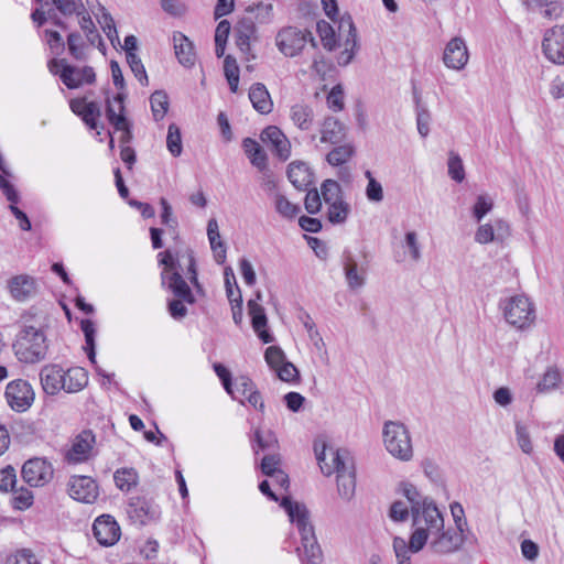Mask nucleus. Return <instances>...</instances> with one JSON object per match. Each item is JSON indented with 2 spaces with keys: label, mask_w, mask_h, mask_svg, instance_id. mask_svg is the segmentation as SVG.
<instances>
[{
  "label": "nucleus",
  "mask_w": 564,
  "mask_h": 564,
  "mask_svg": "<svg viewBox=\"0 0 564 564\" xmlns=\"http://www.w3.org/2000/svg\"><path fill=\"white\" fill-rule=\"evenodd\" d=\"M314 452L319 468L325 476L336 474L337 490L344 500H351L356 489L355 464L350 453L327 446L323 443L314 444Z\"/></svg>",
  "instance_id": "1"
},
{
  "label": "nucleus",
  "mask_w": 564,
  "mask_h": 564,
  "mask_svg": "<svg viewBox=\"0 0 564 564\" xmlns=\"http://www.w3.org/2000/svg\"><path fill=\"white\" fill-rule=\"evenodd\" d=\"M281 506L286 511L291 522L296 525L301 535V546L296 549L301 561L316 564L322 556V551L315 536L314 527L310 521V512L306 506L292 501L290 497H284Z\"/></svg>",
  "instance_id": "2"
},
{
  "label": "nucleus",
  "mask_w": 564,
  "mask_h": 564,
  "mask_svg": "<svg viewBox=\"0 0 564 564\" xmlns=\"http://www.w3.org/2000/svg\"><path fill=\"white\" fill-rule=\"evenodd\" d=\"M316 29L324 48L334 51L338 46L334 28L328 22L322 20L317 22ZM338 31L339 40H341L343 33L346 32V35L343 43L339 44L344 48L337 56V63L340 66H347L354 59L358 50L357 31L350 17L340 19Z\"/></svg>",
  "instance_id": "3"
},
{
  "label": "nucleus",
  "mask_w": 564,
  "mask_h": 564,
  "mask_svg": "<svg viewBox=\"0 0 564 564\" xmlns=\"http://www.w3.org/2000/svg\"><path fill=\"white\" fill-rule=\"evenodd\" d=\"M402 495L406 498L412 520L414 523L424 522L429 531L438 532L443 528L444 519L432 499L423 496L415 486L410 482L400 485Z\"/></svg>",
  "instance_id": "4"
},
{
  "label": "nucleus",
  "mask_w": 564,
  "mask_h": 564,
  "mask_svg": "<svg viewBox=\"0 0 564 564\" xmlns=\"http://www.w3.org/2000/svg\"><path fill=\"white\" fill-rule=\"evenodd\" d=\"M17 358L24 364H36L46 358L48 343L41 327L24 325L13 343Z\"/></svg>",
  "instance_id": "5"
},
{
  "label": "nucleus",
  "mask_w": 564,
  "mask_h": 564,
  "mask_svg": "<svg viewBox=\"0 0 564 564\" xmlns=\"http://www.w3.org/2000/svg\"><path fill=\"white\" fill-rule=\"evenodd\" d=\"M382 440L387 452L398 460L410 462L413 458V445L408 427L399 421H386Z\"/></svg>",
  "instance_id": "6"
},
{
  "label": "nucleus",
  "mask_w": 564,
  "mask_h": 564,
  "mask_svg": "<svg viewBox=\"0 0 564 564\" xmlns=\"http://www.w3.org/2000/svg\"><path fill=\"white\" fill-rule=\"evenodd\" d=\"M501 307L507 323L518 329H524L534 322L533 304L524 295H514L507 299Z\"/></svg>",
  "instance_id": "7"
},
{
  "label": "nucleus",
  "mask_w": 564,
  "mask_h": 564,
  "mask_svg": "<svg viewBox=\"0 0 564 564\" xmlns=\"http://www.w3.org/2000/svg\"><path fill=\"white\" fill-rule=\"evenodd\" d=\"M307 42H311L312 46L316 47V42L310 31L293 26L282 29L276 35V46L288 57H294L300 54Z\"/></svg>",
  "instance_id": "8"
},
{
  "label": "nucleus",
  "mask_w": 564,
  "mask_h": 564,
  "mask_svg": "<svg viewBox=\"0 0 564 564\" xmlns=\"http://www.w3.org/2000/svg\"><path fill=\"white\" fill-rule=\"evenodd\" d=\"M58 66H62L61 80L69 89L78 88L84 84H93L96 79L94 68L90 66L77 68L68 65L65 59H52L48 63L50 72L53 74H57L55 68Z\"/></svg>",
  "instance_id": "9"
},
{
  "label": "nucleus",
  "mask_w": 564,
  "mask_h": 564,
  "mask_svg": "<svg viewBox=\"0 0 564 564\" xmlns=\"http://www.w3.org/2000/svg\"><path fill=\"white\" fill-rule=\"evenodd\" d=\"M413 525L415 527V530L410 538L409 544L402 538L395 536L393 539V550L398 558V564H411L409 553L421 551L425 545L429 536H432L429 532L427 525L424 522H413Z\"/></svg>",
  "instance_id": "10"
},
{
  "label": "nucleus",
  "mask_w": 564,
  "mask_h": 564,
  "mask_svg": "<svg viewBox=\"0 0 564 564\" xmlns=\"http://www.w3.org/2000/svg\"><path fill=\"white\" fill-rule=\"evenodd\" d=\"M4 397L8 405L15 412H25L34 402L35 393L32 386L23 379L7 384Z\"/></svg>",
  "instance_id": "11"
},
{
  "label": "nucleus",
  "mask_w": 564,
  "mask_h": 564,
  "mask_svg": "<svg viewBox=\"0 0 564 564\" xmlns=\"http://www.w3.org/2000/svg\"><path fill=\"white\" fill-rule=\"evenodd\" d=\"M54 469L45 458L34 457L22 466L23 480L31 487H42L53 478Z\"/></svg>",
  "instance_id": "12"
},
{
  "label": "nucleus",
  "mask_w": 564,
  "mask_h": 564,
  "mask_svg": "<svg viewBox=\"0 0 564 564\" xmlns=\"http://www.w3.org/2000/svg\"><path fill=\"white\" fill-rule=\"evenodd\" d=\"M127 512L129 518L140 525H145L160 518V507L145 497H132L129 500Z\"/></svg>",
  "instance_id": "13"
},
{
  "label": "nucleus",
  "mask_w": 564,
  "mask_h": 564,
  "mask_svg": "<svg viewBox=\"0 0 564 564\" xmlns=\"http://www.w3.org/2000/svg\"><path fill=\"white\" fill-rule=\"evenodd\" d=\"M542 50L552 63L564 64V25H555L545 31Z\"/></svg>",
  "instance_id": "14"
},
{
  "label": "nucleus",
  "mask_w": 564,
  "mask_h": 564,
  "mask_svg": "<svg viewBox=\"0 0 564 564\" xmlns=\"http://www.w3.org/2000/svg\"><path fill=\"white\" fill-rule=\"evenodd\" d=\"M67 487L69 496L79 502L94 503L99 496L96 481L88 476H72Z\"/></svg>",
  "instance_id": "15"
},
{
  "label": "nucleus",
  "mask_w": 564,
  "mask_h": 564,
  "mask_svg": "<svg viewBox=\"0 0 564 564\" xmlns=\"http://www.w3.org/2000/svg\"><path fill=\"white\" fill-rule=\"evenodd\" d=\"M124 94L119 93L113 98V102H110V100H107V109H106V116L108 121L115 127L116 130L122 131V135L120 141L122 143H127L131 139V131L129 128V122L127 118L123 115L124 110Z\"/></svg>",
  "instance_id": "16"
},
{
  "label": "nucleus",
  "mask_w": 564,
  "mask_h": 564,
  "mask_svg": "<svg viewBox=\"0 0 564 564\" xmlns=\"http://www.w3.org/2000/svg\"><path fill=\"white\" fill-rule=\"evenodd\" d=\"M444 527L435 533L430 534L432 535L433 540L431 542L432 549L436 553H451L460 547V545L464 542V534H463V528H455V529H448L446 531H443Z\"/></svg>",
  "instance_id": "17"
},
{
  "label": "nucleus",
  "mask_w": 564,
  "mask_h": 564,
  "mask_svg": "<svg viewBox=\"0 0 564 564\" xmlns=\"http://www.w3.org/2000/svg\"><path fill=\"white\" fill-rule=\"evenodd\" d=\"M510 236V227L503 219H495L480 225L475 232V241L480 245L502 242Z\"/></svg>",
  "instance_id": "18"
},
{
  "label": "nucleus",
  "mask_w": 564,
  "mask_h": 564,
  "mask_svg": "<svg viewBox=\"0 0 564 564\" xmlns=\"http://www.w3.org/2000/svg\"><path fill=\"white\" fill-rule=\"evenodd\" d=\"M93 532L96 540L105 546L113 545L120 538V527L109 514H102L95 520Z\"/></svg>",
  "instance_id": "19"
},
{
  "label": "nucleus",
  "mask_w": 564,
  "mask_h": 564,
  "mask_svg": "<svg viewBox=\"0 0 564 564\" xmlns=\"http://www.w3.org/2000/svg\"><path fill=\"white\" fill-rule=\"evenodd\" d=\"M468 50L462 37H453L445 46L443 62L446 67L462 70L468 63Z\"/></svg>",
  "instance_id": "20"
},
{
  "label": "nucleus",
  "mask_w": 564,
  "mask_h": 564,
  "mask_svg": "<svg viewBox=\"0 0 564 564\" xmlns=\"http://www.w3.org/2000/svg\"><path fill=\"white\" fill-rule=\"evenodd\" d=\"M95 443V434L90 430L83 431L75 437L66 459L74 464L86 462L91 455Z\"/></svg>",
  "instance_id": "21"
},
{
  "label": "nucleus",
  "mask_w": 564,
  "mask_h": 564,
  "mask_svg": "<svg viewBox=\"0 0 564 564\" xmlns=\"http://www.w3.org/2000/svg\"><path fill=\"white\" fill-rule=\"evenodd\" d=\"M343 269L350 290L361 289L366 284L367 265L358 264L351 252L346 251L344 253Z\"/></svg>",
  "instance_id": "22"
},
{
  "label": "nucleus",
  "mask_w": 564,
  "mask_h": 564,
  "mask_svg": "<svg viewBox=\"0 0 564 564\" xmlns=\"http://www.w3.org/2000/svg\"><path fill=\"white\" fill-rule=\"evenodd\" d=\"M64 369L56 364H48L40 371V381L43 391L48 395H56L64 387Z\"/></svg>",
  "instance_id": "23"
},
{
  "label": "nucleus",
  "mask_w": 564,
  "mask_h": 564,
  "mask_svg": "<svg viewBox=\"0 0 564 564\" xmlns=\"http://www.w3.org/2000/svg\"><path fill=\"white\" fill-rule=\"evenodd\" d=\"M261 140L283 161L291 154V144L285 134L275 126H269L261 132Z\"/></svg>",
  "instance_id": "24"
},
{
  "label": "nucleus",
  "mask_w": 564,
  "mask_h": 564,
  "mask_svg": "<svg viewBox=\"0 0 564 564\" xmlns=\"http://www.w3.org/2000/svg\"><path fill=\"white\" fill-rule=\"evenodd\" d=\"M247 305L254 333L264 344L272 343L274 337L267 329L268 318L264 308L256 300H249Z\"/></svg>",
  "instance_id": "25"
},
{
  "label": "nucleus",
  "mask_w": 564,
  "mask_h": 564,
  "mask_svg": "<svg viewBox=\"0 0 564 564\" xmlns=\"http://www.w3.org/2000/svg\"><path fill=\"white\" fill-rule=\"evenodd\" d=\"M286 174L292 185L300 191L306 189L314 180V174L305 162L290 163Z\"/></svg>",
  "instance_id": "26"
},
{
  "label": "nucleus",
  "mask_w": 564,
  "mask_h": 564,
  "mask_svg": "<svg viewBox=\"0 0 564 564\" xmlns=\"http://www.w3.org/2000/svg\"><path fill=\"white\" fill-rule=\"evenodd\" d=\"M162 280L163 283L167 284L169 290H171L176 297L187 303L194 302L191 289L186 281L182 278L178 270L172 271L170 273L167 271H163Z\"/></svg>",
  "instance_id": "27"
},
{
  "label": "nucleus",
  "mask_w": 564,
  "mask_h": 564,
  "mask_svg": "<svg viewBox=\"0 0 564 564\" xmlns=\"http://www.w3.org/2000/svg\"><path fill=\"white\" fill-rule=\"evenodd\" d=\"M346 138V127L335 117L325 118L321 128V142L339 144Z\"/></svg>",
  "instance_id": "28"
},
{
  "label": "nucleus",
  "mask_w": 564,
  "mask_h": 564,
  "mask_svg": "<svg viewBox=\"0 0 564 564\" xmlns=\"http://www.w3.org/2000/svg\"><path fill=\"white\" fill-rule=\"evenodd\" d=\"M173 43L178 62L185 67L193 66L195 64L196 55L193 43L188 37L181 32H175L173 34Z\"/></svg>",
  "instance_id": "29"
},
{
  "label": "nucleus",
  "mask_w": 564,
  "mask_h": 564,
  "mask_svg": "<svg viewBox=\"0 0 564 564\" xmlns=\"http://www.w3.org/2000/svg\"><path fill=\"white\" fill-rule=\"evenodd\" d=\"M63 381V391L67 393H77L84 390L88 384V373L82 367H72L64 370Z\"/></svg>",
  "instance_id": "30"
},
{
  "label": "nucleus",
  "mask_w": 564,
  "mask_h": 564,
  "mask_svg": "<svg viewBox=\"0 0 564 564\" xmlns=\"http://www.w3.org/2000/svg\"><path fill=\"white\" fill-rule=\"evenodd\" d=\"M249 99L253 108L262 113L267 115L272 111V100L265 86L261 83L253 84L249 90Z\"/></svg>",
  "instance_id": "31"
},
{
  "label": "nucleus",
  "mask_w": 564,
  "mask_h": 564,
  "mask_svg": "<svg viewBox=\"0 0 564 564\" xmlns=\"http://www.w3.org/2000/svg\"><path fill=\"white\" fill-rule=\"evenodd\" d=\"M242 148L253 166H256L260 171L267 170V154L256 140L251 138L243 139Z\"/></svg>",
  "instance_id": "32"
},
{
  "label": "nucleus",
  "mask_w": 564,
  "mask_h": 564,
  "mask_svg": "<svg viewBox=\"0 0 564 564\" xmlns=\"http://www.w3.org/2000/svg\"><path fill=\"white\" fill-rule=\"evenodd\" d=\"M10 292L18 301H24L35 293V281L28 275H19L11 280Z\"/></svg>",
  "instance_id": "33"
},
{
  "label": "nucleus",
  "mask_w": 564,
  "mask_h": 564,
  "mask_svg": "<svg viewBox=\"0 0 564 564\" xmlns=\"http://www.w3.org/2000/svg\"><path fill=\"white\" fill-rule=\"evenodd\" d=\"M236 44L242 51L247 52L250 46V40L254 35L256 25L251 18H243L238 21L236 29Z\"/></svg>",
  "instance_id": "34"
},
{
  "label": "nucleus",
  "mask_w": 564,
  "mask_h": 564,
  "mask_svg": "<svg viewBox=\"0 0 564 564\" xmlns=\"http://www.w3.org/2000/svg\"><path fill=\"white\" fill-rule=\"evenodd\" d=\"M290 118L299 129L307 131L313 126L314 112L310 106L296 104L291 108Z\"/></svg>",
  "instance_id": "35"
},
{
  "label": "nucleus",
  "mask_w": 564,
  "mask_h": 564,
  "mask_svg": "<svg viewBox=\"0 0 564 564\" xmlns=\"http://www.w3.org/2000/svg\"><path fill=\"white\" fill-rule=\"evenodd\" d=\"M528 10L542 9V14L549 20L557 19L562 15L563 8L557 0H522Z\"/></svg>",
  "instance_id": "36"
},
{
  "label": "nucleus",
  "mask_w": 564,
  "mask_h": 564,
  "mask_svg": "<svg viewBox=\"0 0 564 564\" xmlns=\"http://www.w3.org/2000/svg\"><path fill=\"white\" fill-rule=\"evenodd\" d=\"M113 481L121 491H130L139 482V475L132 467H122L115 471Z\"/></svg>",
  "instance_id": "37"
},
{
  "label": "nucleus",
  "mask_w": 564,
  "mask_h": 564,
  "mask_svg": "<svg viewBox=\"0 0 564 564\" xmlns=\"http://www.w3.org/2000/svg\"><path fill=\"white\" fill-rule=\"evenodd\" d=\"M562 382V373L557 367H549L542 379L536 384V391L540 393H549L560 387Z\"/></svg>",
  "instance_id": "38"
},
{
  "label": "nucleus",
  "mask_w": 564,
  "mask_h": 564,
  "mask_svg": "<svg viewBox=\"0 0 564 564\" xmlns=\"http://www.w3.org/2000/svg\"><path fill=\"white\" fill-rule=\"evenodd\" d=\"M150 105L154 120H162L170 106L167 94L163 90H155L150 97Z\"/></svg>",
  "instance_id": "39"
},
{
  "label": "nucleus",
  "mask_w": 564,
  "mask_h": 564,
  "mask_svg": "<svg viewBox=\"0 0 564 564\" xmlns=\"http://www.w3.org/2000/svg\"><path fill=\"white\" fill-rule=\"evenodd\" d=\"M355 154V147L350 143L335 147L326 156V161L333 166H339L348 162Z\"/></svg>",
  "instance_id": "40"
},
{
  "label": "nucleus",
  "mask_w": 564,
  "mask_h": 564,
  "mask_svg": "<svg viewBox=\"0 0 564 564\" xmlns=\"http://www.w3.org/2000/svg\"><path fill=\"white\" fill-rule=\"evenodd\" d=\"M275 212L285 219H293L301 212V207L288 199V197L282 194H275V199H273Z\"/></svg>",
  "instance_id": "41"
},
{
  "label": "nucleus",
  "mask_w": 564,
  "mask_h": 564,
  "mask_svg": "<svg viewBox=\"0 0 564 564\" xmlns=\"http://www.w3.org/2000/svg\"><path fill=\"white\" fill-rule=\"evenodd\" d=\"M321 195L326 205L344 200L341 187L338 182L334 180H325L322 183Z\"/></svg>",
  "instance_id": "42"
},
{
  "label": "nucleus",
  "mask_w": 564,
  "mask_h": 564,
  "mask_svg": "<svg viewBox=\"0 0 564 564\" xmlns=\"http://www.w3.org/2000/svg\"><path fill=\"white\" fill-rule=\"evenodd\" d=\"M278 440L273 432L267 431L262 432L261 430L257 429L254 431V437L252 440V448L256 454H258L259 449L265 451V449H272L276 446Z\"/></svg>",
  "instance_id": "43"
},
{
  "label": "nucleus",
  "mask_w": 564,
  "mask_h": 564,
  "mask_svg": "<svg viewBox=\"0 0 564 564\" xmlns=\"http://www.w3.org/2000/svg\"><path fill=\"white\" fill-rule=\"evenodd\" d=\"M327 219L332 224H343L346 221L349 213L350 206L345 200L338 202L336 204L327 205Z\"/></svg>",
  "instance_id": "44"
},
{
  "label": "nucleus",
  "mask_w": 564,
  "mask_h": 564,
  "mask_svg": "<svg viewBox=\"0 0 564 564\" xmlns=\"http://www.w3.org/2000/svg\"><path fill=\"white\" fill-rule=\"evenodd\" d=\"M52 3L65 17L77 15L85 11L83 0H52Z\"/></svg>",
  "instance_id": "45"
},
{
  "label": "nucleus",
  "mask_w": 564,
  "mask_h": 564,
  "mask_svg": "<svg viewBox=\"0 0 564 564\" xmlns=\"http://www.w3.org/2000/svg\"><path fill=\"white\" fill-rule=\"evenodd\" d=\"M67 46L69 54L77 61L86 59V45L78 32L69 33L67 36Z\"/></svg>",
  "instance_id": "46"
},
{
  "label": "nucleus",
  "mask_w": 564,
  "mask_h": 564,
  "mask_svg": "<svg viewBox=\"0 0 564 564\" xmlns=\"http://www.w3.org/2000/svg\"><path fill=\"white\" fill-rule=\"evenodd\" d=\"M415 102L417 131L422 137H426L430 132L431 113L425 106L421 105L419 96H415Z\"/></svg>",
  "instance_id": "47"
},
{
  "label": "nucleus",
  "mask_w": 564,
  "mask_h": 564,
  "mask_svg": "<svg viewBox=\"0 0 564 564\" xmlns=\"http://www.w3.org/2000/svg\"><path fill=\"white\" fill-rule=\"evenodd\" d=\"M494 208V200L487 194L477 196L475 205L473 206V217L480 223L481 219Z\"/></svg>",
  "instance_id": "48"
},
{
  "label": "nucleus",
  "mask_w": 564,
  "mask_h": 564,
  "mask_svg": "<svg viewBox=\"0 0 564 564\" xmlns=\"http://www.w3.org/2000/svg\"><path fill=\"white\" fill-rule=\"evenodd\" d=\"M166 147L173 156L182 153V138L180 128L175 123H171L167 130Z\"/></svg>",
  "instance_id": "49"
},
{
  "label": "nucleus",
  "mask_w": 564,
  "mask_h": 564,
  "mask_svg": "<svg viewBox=\"0 0 564 564\" xmlns=\"http://www.w3.org/2000/svg\"><path fill=\"white\" fill-rule=\"evenodd\" d=\"M126 57L131 72L134 74L139 83L142 86L148 85L149 79L141 58L135 53L130 52L127 54Z\"/></svg>",
  "instance_id": "50"
},
{
  "label": "nucleus",
  "mask_w": 564,
  "mask_h": 564,
  "mask_svg": "<svg viewBox=\"0 0 564 564\" xmlns=\"http://www.w3.org/2000/svg\"><path fill=\"white\" fill-rule=\"evenodd\" d=\"M100 10L102 12L101 18L98 20L99 24L101 25L102 31L105 32L106 36L109 39L111 44H115V41L119 42L118 32L115 25V21L111 17V14L102 7L100 6Z\"/></svg>",
  "instance_id": "51"
},
{
  "label": "nucleus",
  "mask_w": 564,
  "mask_h": 564,
  "mask_svg": "<svg viewBox=\"0 0 564 564\" xmlns=\"http://www.w3.org/2000/svg\"><path fill=\"white\" fill-rule=\"evenodd\" d=\"M448 175L456 182L460 183L465 178V170L460 156L451 152L448 158Z\"/></svg>",
  "instance_id": "52"
},
{
  "label": "nucleus",
  "mask_w": 564,
  "mask_h": 564,
  "mask_svg": "<svg viewBox=\"0 0 564 564\" xmlns=\"http://www.w3.org/2000/svg\"><path fill=\"white\" fill-rule=\"evenodd\" d=\"M84 112L82 116L83 121L93 130H97L98 122L97 118L100 117L101 111L97 102H86L84 106Z\"/></svg>",
  "instance_id": "53"
},
{
  "label": "nucleus",
  "mask_w": 564,
  "mask_h": 564,
  "mask_svg": "<svg viewBox=\"0 0 564 564\" xmlns=\"http://www.w3.org/2000/svg\"><path fill=\"white\" fill-rule=\"evenodd\" d=\"M254 389V384L250 378L246 376H240L236 378L235 388H232L235 395L238 397L235 399L243 403V399H246L248 394Z\"/></svg>",
  "instance_id": "54"
},
{
  "label": "nucleus",
  "mask_w": 564,
  "mask_h": 564,
  "mask_svg": "<svg viewBox=\"0 0 564 564\" xmlns=\"http://www.w3.org/2000/svg\"><path fill=\"white\" fill-rule=\"evenodd\" d=\"M264 359L274 371L286 361L285 354L279 346L268 347L264 352Z\"/></svg>",
  "instance_id": "55"
},
{
  "label": "nucleus",
  "mask_w": 564,
  "mask_h": 564,
  "mask_svg": "<svg viewBox=\"0 0 564 564\" xmlns=\"http://www.w3.org/2000/svg\"><path fill=\"white\" fill-rule=\"evenodd\" d=\"M516 437L519 447L524 454H531L533 452V444L528 427L520 422L516 424Z\"/></svg>",
  "instance_id": "56"
},
{
  "label": "nucleus",
  "mask_w": 564,
  "mask_h": 564,
  "mask_svg": "<svg viewBox=\"0 0 564 564\" xmlns=\"http://www.w3.org/2000/svg\"><path fill=\"white\" fill-rule=\"evenodd\" d=\"M368 178V185L366 188L367 198L371 202H381L383 199V189L379 182H377L370 171L366 172Z\"/></svg>",
  "instance_id": "57"
},
{
  "label": "nucleus",
  "mask_w": 564,
  "mask_h": 564,
  "mask_svg": "<svg viewBox=\"0 0 564 564\" xmlns=\"http://www.w3.org/2000/svg\"><path fill=\"white\" fill-rule=\"evenodd\" d=\"M281 458L276 454H268L264 455L261 462V471L268 476L271 477L275 473H278L280 469Z\"/></svg>",
  "instance_id": "58"
},
{
  "label": "nucleus",
  "mask_w": 564,
  "mask_h": 564,
  "mask_svg": "<svg viewBox=\"0 0 564 564\" xmlns=\"http://www.w3.org/2000/svg\"><path fill=\"white\" fill-rule=\"evenodd\" d=\"M304 206L308 214H317L322 208V198L316 188L310 189L304 199Z\"/></svg>",
  "instance_id": "59"
},
{
  "label": "nucleus",
  "mask_w": 564,
  "mask_h": 564,
  "mask_svg": "<svg viewBox=\"0 0 564 564\" xmlns=\"http://www.w3.org/2000/svg\"><path fill=\"white\" fill-rule=\"evenodd\" d=\"M8 175L0 173V189L7 199L11 203L10 205H17L19 202V193L15 189L14 185L7 180Z\"/></svg>",
  "instance_id": "60"
},
{
  "label": "nucleus",
  "mask_w": 564,
  "mask_h": 564,
  "mask_svg": "<svg viewBox=\"0 0 564 564\" xmlns=\"http://www.w3.org/2000/svg\"><path fill=\"white\" fill-rule=\"evenodd\" d=\"M17 481L15 469L11 466H7L0 469V490L8 491L9 489L14 490Z\"/></svg>",
  "instance_id": "61"
},
{
  "label": "nucleus",
  "mask_w": 564,
  "mask_h": 564,
  "mask_svg": "<svg viewBox=\"0 0 564 564\" xmlns=\"http://www.w3.org/2000/svg\"><path fill=\"white\" fill-rule=\"evenodd\" d=\"M160 205L162 207V213H161V216H160L161 217V223L164 226H167L170 228L175 229L177 227V219L173 215L172 206L170 205L167 199L164 198V197L160 198Z\"/></svg>",
  "instance_id": "62"
},
{
  "label": "nucleus",
  "mask_w": 564,
  "mask_h": 564,
  "mask_svg": "<svg viewBox=\"0 0 564 564\" xmlns=\"http://www.w3.org/2000/svg\"><path fill=\"white\" fill-rule=\"evenodd\" d=\"M6 564H39V562L30 550L23 549L10 555Z\"/></svg>",
  "instance_id": "63"
},
{
  "label": "nucleus",
  "mask_w": 564,
  "mask_h": 564,
  "mask_svg": "<svg viewBox=\"0 0 564 564\" xmlns=\"http://www.w3.org/2000/svg\"><path fill=\"white\" fill-rule=\"evenodd\" d=\"M13 506L15 509L24 510L32 506L33 495L30 490L21 488L20 490H13Z\"/></svg>",
  "instance_id": "64"
}]
</instances>
